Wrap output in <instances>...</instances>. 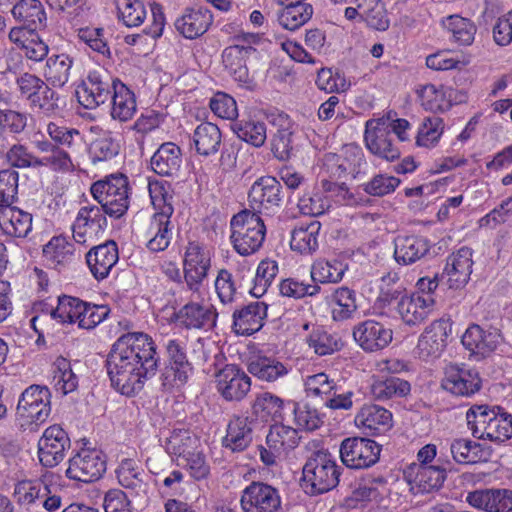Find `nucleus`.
Segmentation results:
<instances>
[{
  "instance_id": "7",
  "label": "nucleus",
  "mask_w": 512,
  "mask_h": 512,
  "mask_svg": "<svg viewBox=\"0 0 512 512\" xmlns=\"http://www.w3.org/2000/svg\"><path fill=\"white\" fill-rule=\"evenodd\" d=\"M116 82L121 81L103 68L90 71L76 89L77 99L86 109H94L111 98Z\"/></svg>"
},
{
  "instance_id": "30",
  "label": "nucleus",
  "mask_w": 512,
  "mask_h": 512,
  "mask_svg": "<svg viewBox=\"0 0 512 512\" xmlns=\"http://www.w3.org/2000/svg\"><path fill=\"white\" fill-rule=\"evenodd\" d=\"M218 313L212 306L187 303L177 313V319L188 329H211L216 325Z\"/></svg>"
},
{
  "instance_id": "23",
  "label": "nucleus",
  "mask_w": 512,
  "mask_h": 512,
  "mask_svg": "<svg viewBox=\"0 0 512 512\" xmlns=\"http://www.w3.org/2000/svg\"><path fill=\"white\" fill-rule=\"evenodd\" d=\"M472 265V250L468 247H462L447 258L440 278H446L450 288L463 287L470 278Z\"/></svg>"
},
{
  "instance_id": "55",
  "label": "nucleus",
  "mask_w": 512,
  "mask_h": 512,
  "mask_svg": "<svg viewBox=\"0 0 512 512\" xmlns=\"http://www.w3.org/2000/svg\"><path fill=\"white\" fill-rule=\"evenodd\" d=\"M53 373L54 387L57 391H60L63 395H67L76 390L78 378L72 371L71 364L67 359L58 357L54 362Z\"/></svg>"
},
{
  "instance_id": "25",
  "label": "nucleus",
  "mask_w": 512,
  "mask_h": 512,
  "mask_svg": "<svg viewBox=\"0 0 512 512\" xmlns=\"http://www.w3.org/2000/svg\"><path fill=\"white\" fill-rule=\"evenodd\" d=\"M410 484H414L419 492L430 493L439 490L447 478V470L440 465H414L405 472Z\"/></svg>"
},
{
  "instance_id": "22",
  "label": "nucleus",
  "mask_w": 512,
  "mask_h": 512,
  "mask_svg": "<svg viewBox=\"0 0 512 512\" xmlns=\"http://www.w3.org/2000/svg\"><path fill=\"white\" fill-rule=\"evenodd\" d=\"M467 502L486 512H512V489L490 488L469 492Z\"/></svg>"
},
{
  "instance_id": "60",
  "label": "nucleus",
  "mask_w": 512,
  "mask_h": 512,
  "mask_svg": "<svg viewBox=\"0 0 512 512\" xmlns=\"http://www.w3.org/2000/svg\"><path fill=\"white\" fill-rule=\"evenodd\" d=\"M309 346L320 356L332 354L342 347L341 339L336 334H331L318 327L312 331L308 338Z\"/></svg>"
},
{
  "instance_id": "41",
  "label": "nucleus",
  "mask_w": 512,
  "mask_h": 512,
  "mask_svg": "<svg viewBox=\"0 0 512 512\" xmlns=\"http://www.w3.org/2000/svg\"><path fill=\"white\" fill-rule=\"evenodd\" d=\"M74 58L69 54H52L46 60L44 76L54 87H63L68 83Z\"/></svg>"
},
{
  "instance_id": "43",
  "label": "nucleus",
  "mask_w": 512,
  "mask_h": 512,
  "mask_svg": "<svg viewBox=\"0 0 512 512\" xmlns=\"http://www.w3.org/2000/svg\"><path fill=\"white\" fill-rule=\"evenodd\" d=\"M111 116L121 122L128 121L136 112V99L134 93L122 82H116L111 95Z\"/></svg>"
},
{
  "instance_id": "2",
  "label": "nucleus",
  "mask_w": 512,
  "mask_h": 512,
  "mask_svg": "<svg viewBox=\"0 0 512 512\" xmlns=\"http://www.w3.org/2000/svg\"><path fill=\"white\" fill-rule=\"evenodd\" d=\"M118 483L127 490L110 489L104 497L105 512H132L129 497L139 504L146 503L151 491V477L133 459H123L116 471Z\"/></svg>"
},
{
  "instance_id": "17",
  "label": "nucleus",
  "mask_w": 512,
  "mask_h": 512,
  "mask_svg": "<svg viewBox=\"0 0 512 512\" xmlns=\"http://www.w3.org/2000/svg\"><path fill=\"white\" fill-rule=\"evenodd\" d=\"M482 386V380L477 371L466 369L455 364L445 368L441 387L458 397H470L477 393Z\"/></svg>"
},
{
  "instance_id": "49",
  "label": "nucleus",
  "mask_w": 512,
  "mask_h": 512,
  "mask_svg": "<svg viewBox=\"0 0 512 512\" xmlns=\"http://www.w3.org/2000/svg\"><path fill=\"white\" fill-rule=\"evenodd\" d=\"M231 129L239 139L254 146L261 147L266 140V125L256 120L234 121Z\"/></svg>"
},
{
  "instance_id": "54",
  "label": "nucleus",
  "mask_w": 512,
  "mask_h": 512,
  "mask_svg": "<svg viewBox=\"0 0 512 512\" xmlns=\"http://www.w3.org/2000/svg\"><path fill=\"white\" fill-rule=\"evenodd\" d=\"M277 272L278 265L275 261H261L255 275L252 273L253 286L250 285L249 293L256 298L263 296L276 277Z\"/></svg>"
},
{
  "instance_id": "53",
  "label": "nucleus",
  "mask_w": 512,
  "mask_h": 512,
  "mask_svg": "<svg viewBox=\"0 0 512 512\" xmlns=\"http://www.w3.org/2000/svg\"><path fill=\"white\" fill-rule=\"evenodd\" d=\"M298 442L297 430L282 424L272 425L266 436V443L274 445L284 455L294 449Z\"/></svg>"
},
{
  "instance_id": "10",
  "label": "nucleus",
  "mask_w": 512,
  "mask_h": 512,
  "mask_svg": "<svg viewBox=\"0 0 512 512\" xmlns=\"http://www.w3.org/2000/svg\"><path fill=\"white\" fill-rule=\"evenodd\" d=\"M150 195L153 205L159 209L151 218L148 233L152 238L147 242L146 246L151 252H161L168 248L172 236L170 217L174 212L171 203L167 202L166 196L159 198L153 195L150 188Z\"/></svg>"
},
{
  "instance_id": "15",
  "label": "nucleus",
  "mask_w": 512,
  "mask_h": 512,
  "mask_svg": "<svg viewBox=\"0 0 512 512\" xmlns=\"http://www.w3.org/2000/svg\"><path fill=\"white\" fill-rule=\"evenodd\" d=\"M244 512H276L281 506L278 490L263 482H252L240 499Z\"/></svg>"
},
{
  "instance_id": "57",
  "label": "nucleus",
  "mask_w": 512,
  "mask_h": 512,
  "mask_svg": "<svg viewBox=\"0 0 512 512\" xmlns=\"http://www.w3.org/2000/svg\"><path fill=\"white\" fill-rule=\"evenodd\" d=\"M288 411L294 414L295 424L306 431H314L323 423L317 409L308 404L288 401Z\"/></svg>"
},
{
  "instance_id": "1",
  "label": "nucleus",
  "mask_w": 512,
  "mask_h": 512,
  "mask_svg": "<svg viewBox=\"0 0 512 512\" xmlns=\"http://www.w3.org/2000/svg\"><path fill=\"white\" fill-rule=\"evenodd\" d=\"M159 360L153 339L146 333L132 332L123 334L112 345L105 366L111 385L131 396L156 374Z\"/></svg>"
},
{
  "instance_id": "3",
  "label": "nucleus",
  "mask_w": 512,
  "mask_h": 512,
  "mask_svg": "<svg viewBox=\"0 0 512 512\" xmlns=\"http://www.w3.org/2000/svg\"><path fill=\"white\" fill-rule=\"evenodd\" d=\"M341 475V467L332 455L323 450L313 452L302 468L301 487L310 496L324 494L334 489Z\"/></svg>"
},
{
  "instance_id": "28",
  "label": "nucleus",
  "mask_w": 512,
  "mask_h": 512,
  "mask_svg": "<svg viewBox=\"0 0 512 512\" xmlns=\"http://www.w3.org/2000/svg\"><path fill=\"white\" fill-rule=\"evenodd\" d=\"M394 258L398 264L410 265L430 250L429 240L420 235H398L394 240Z\"/></svg>"
},
{
  "instance_id": "6",
  "label": "nucleus",
  "mask_w": 512,
  "mask_h": 512,
  "mask_svg": "<svg viewBox=\"0 0 512 512\" xmlns=\"http://www.w3.org/2000/svg\"><path fill=\"white\" fill-rule=\"evenodd\" d=\"M91 194L111 218L119 219L129 207V182L122 173L111 174L91 186Z\"/></svg>"
},
{
  "instance_id": "52",
  "label": "nucleus",
  "mask_w": 512,
  "mask_h": 512,
  "mask_svg": "<svg viewBox=\"0 0 512 512\" xmlns=\"http://www.w3.org/2000/svg\"><path fill=\"white\" fill-rule=\"evenodd\" d=\"M332 318L335 321L350 319L357 310L355 292L348 287H340L331 295Z\"/></svg>"
},
{
  "instance_id": "5",
  "label": "nucleus",
  "mask_w": 512,
  "mask_h": 512,
  "mask_svg": "<svg viewBox=\"0 0 512 512\" xmlns=\"http://www.w3.org/2000/svg\"><path fill=\"white\" fill-rule=\"evenodd\" d=\"M164 368L160 375L165 390L181 387L188 382L194 367L188 355V342L182 338H169L163 343Z\"/></svg>"
},
{
  "instance_id": "63",
  "label": "nucleus",
  "mask_w": 512,
  "mask_h": 512,
  "mask_svg": "<svg viewBox=\"0 0 512 512\" xmlns=\"http://www.w3.org/2000/svg\"><path fill=\"white\" fill-rule=\"evenodd\" d=\"M18 179L16 170H0V209L11 206L17 200Z\"/></svg>"
},
{
  "instance_id": "40",
  "label": "nucleus",
  "mask_w": 512,
  "mask_h": 512,
  "mask_svg": "<svg viewBox=\"0 0 512 512\" xmlns=\"http://www.w3.org/2000/svg\"><path fill=\"white\" fill-rule=\"evenodd\" d=\"M407 296L406 289L399 282L397 273H388L381 277L379 284V293L375 300V306L378 309H385L391 305L399 306Z\"/></svg>"
},
{
  "instance_id": "27",
  "label": "nucleus",
  "mask_w": 512,
  "mask_h": 512,
  "mask_svg": "<svg viewBox=\"0 0 512 512\" xmlns=\"http://www.w3.org/2000/svg\"><path fill=\"white\" fill-rule=\"evenodd\" d=\"M118 259V247L113 240L91 248L86 254V262L97 280L105 279Z\"/></svg>"
},
{
  "instance_id": "26",
  "label": "nucleus",
  "mask_w": 512,
  "mask_h": 512,
  "mask_svg": "<svg viewBox=\"0 0 512 512\" xmlns=\"http://www.w3.org/2000/svg\"><path fill=\"white\" fill-rule=\"evenodd\" d=\"M213 23V15L206 7L186 9L183 15L176 19V30L187 39L202 36Z\"/></svg>"
},
{
  "instance_id": "50",
  "label": "nucleus",
  "mask_w": 512,
  "mask_h": 512,
  "mask_svg": "<svg viewBox=\"0 0 512 512\" xmlns=\"http://www.w3.org/2000/svg\"><path fill=\"white\" fill-rule=\"evenodd\" d=\"M43 256L50 265L56 268L72 260L74 245L63 236H55L43 247Z\"/></svg>"
},
{
  "instance_id": "12",
  "label": "nucleus",
  "mask_w": 512,
  "mask_h": 512,
  "mask_svg": "<svg viewBox=\"0 0 512 512\" xmlns=\"http://www.w3.org/2000/svg\"><path fill=\"white\" fill-rule=\"evenodd\" d=\"M106 471V460L101 451L81 449L69 459L66 476L84 483L99 480Z\"/></svg>"
},
{
  "instance_id": "45",
  "label": "nucleus",
  "mask_w": 512,
  "mask_h": 512,
  "mask_svg": "<svg viewBox=\"0 0 512 512\" xmlns=\"http://www.w3.org/2000/svg\"><path fill=\"white\" fill-rule=\"evenodd\" d=\"M321 224L311 221L306 226L294 228L291 234L290 247L293 251L310 255L318 249V235Z\"/></svg>"
},
{
  "instance_id": "13",
  "label": "nucleus",
  "mask_w": 512,
  "mask_h": 512,
  "mask_svg": "<svg viewBox=\"0 0 512 512\" xmlns=\"http://www.w3.org/2000/svg\"><path fill=\"white\" fill-rule=\"evenodd\" d=\"M106 215L101 205L81 207L72 226L73 239L82 245L92 244L107 227Z\"/></svg>"
},
{
  "instance_id": "46",
  "label": "nucleus",
  "mask_w": 512,
  "mask_h": 512,
  "mask_svg": "<svg viewBox=\"0 0 512 512\" xmlns=\"http://www.w3.org/2000/svg\"><path fill=\"white\" fill-rule=\"evenodd\" d=\"M248 371L255 377L268 382L275 381L288 373L282 362L266 356L253 358L248 364Z\"/></svg>"
},
{
  "instance_id": "58",
  "label": "nucleus",
  "mask_w": 512,
  "mask_h": 512,
  "mask_svg": "<svg viewBox=\"0 0 512 512\" xmlns=\"http://www.w3.org/2000/svg\"><path fill=\"white\" fill-rule=\"evenodd\" d=\"M512 437V416L499 406L492 418V422L488 425L485 439L493 442L502 443Z\"/></svg>"
},
{
  "instance_id": "29",
  "label": "nucleus",
  "mask_w": 512,
  "mask_h": 512,
  "mask_svg": "<svg viewBox=\"0 0 512 512\" xmlns=\"http://www.w3.org/2000/svg\"><path fill=\"white\" fill-rule=\"evenodd\" d=\"M11 13L14 19L31 33L46 27V12L39 0H19Z\"/></svg>"
},
{
  "instance_id": "21",
  "label": "nucleus",
  "mask_w": 512,
  "mask_h": 512,
  "mask_svg": "<svg viewBox=\"0 0 512 512\" xmlns=\"http://www.w3.org/2000/svg\"><path fill=\"white\" fill-rule=\"evenodd\" d=\"M252 271L250 269L236 270L234 273L221 269L215 280V290L223 304L232 303L235 295L250 289Z\"/></svg>"
},
{
  "instance_id": "39",
  "label": "nucleus",
  "mask_w": 512,
  "mask_h": 512,
  "mask_svg": "<svg viewBox=\"0 0 512 512\" xmlns=\"http://www.w3.org/2000/svg\"><path fill=\"white\" fill-rule=\"evenodd\" d=\"M498 338L497 331H484L479 325L472 324L462 335L461 342L469 351L484 354L496 349Z\"/></svg>"
},
{
  "instance_id": "19",
  "label": "nucleus",
  "mask_w": 512,
  "mask_h": 512,
  "mask_svg": "<svg viewBox=\"0 0 512 512\" xmlns=\"http://www.w3.org/2000/svg\"><path fill=\"white\" fill-rule=\"evenodd\" d=\"M250 202L259 208L275 213L281 209L286 192L275 177L264 176L253 183L248 194Z\"/></svg>"
},
{
  "instance_id": "8",
  "label": "nucleus",
  "mask_w": 512,
  "mask_h": 512,
  "mask_svg": "<svg viewBox=\"0 0 512 512\" xmlns=\"http://www.w3.org/2000/svg\"><path fill=\"white\" fill-rule=\"evenodd\" d=\"M364 140L370 153L383 160L393 162L401 155L396 138L384 118L370 119L366 122Z\"/></svg>"
},
{
  "instance_id": "33",
  "label": "nucleus",
  "mask_w": 512,
  "mask_h": 512,
  "mask_svg": "<svg viewBox=\"0 0 512 512\" xmlns=\"http://www.w3.org/2000/svg\"><path fill=\"white\" fill-rule=\"evenodd\" d=\"M252 52H255L252 46L240 44L231 45L224 49L222 53L223 64L235 81L239 83L249 82L246 58Z\"/></svg>"
},
{
  "instance_id": "24",
  "label": "nucleus",
  "mask_w": 512,
  "mask_h": 512,
  "mask_svg": "<svg viewBox=\"0 0 512 512\" xmlns=\"http://www.w3.org/2000/svg\"><path fill=\"white\" fill-rule=\"evenodd\" d=\"M267 304L264 302H251L241 309L233 312L234 332L238 335H252L258 332L264 325L267 316Z\"/></svg>"
},
{
  "instance_id": "14",
  "label": "nucleus",
  "mask_w": 512,
  "mask_h": 512,
  "mask_svg": "<svg viewBox=\"0 0 512 512\" xmlns=\"http://www.w3.org/2000/svg\"><path fill=\"white\" fill-rule=\"evenodd\" d=\"M216 388L226 401H241L251 389L250 377L237 365L227 364L215 375Z\"/></svg>"
},
{
  "instance_id": "62",
  "label": "nucleus",
  "mask_w": 512,
  "mask_h": 512,
  "mask_svg": "<svg viewBox=\"0 0 512 512\" xmlns=\"http://www.w3.org/2000/svg\"><path fill=\"white\" fill-rule=\"evenodd\" d=\"M50 494L49 487L41 481L24 480L16 484L14 495L20 504H32Z\"/></svg>"
},
{
  "instance_id": "42",
  "label": "nucleus",
  "mask_w": 512,
  "mask_h": 512,
  "mask_svg": "<svg viewBox=\"0 0 512 512\" xmlns=\"http://www.w3.org/2000/svg\"><path fill=\"white\" fill-rule=\"evenodd\" d=\"M222 135L217 125L211 122L201 123L193 134V142L198 154L203 156L214 155L221 146Z\"/></svg>"
},
{
  "instance_id": "38",
  "label": "nucleus",
  "mask_w": 512,
  "mask_h": 512,
  "mask_svg": "<svg viewBox=\"0 0 512 512\" xmlns=\"http://www.w3.org/2000/svg\"><path fill=\"white\" fill-rule=\"evenodd\" d=\"M0 225L10 236L26 237L32 229V215L11 205L0 209Z\"/></svg>"
},
{
  "instance_id": "35",
  "label": "nucleus",
  "mask_w": 512,
  "mask_h": 512,
  "mask_svg": "<svg viewBox=\"0 0 512 512\" xmlns=\"http://www.w3.org/2000/svg\"><path fill=\"white\" fill-rule=\"evenodd\" d=\"M355 423L373 433H381L392 427V413L379 405L365 404L357 413Z\"/></svg>"
},
{
  "instance_id": "20",
  "label": "nucleus",
  "mask_w": 512,
  "mask_h": 512,
  "mask_svg": "<svg viewBox=\"0 0 512 512\" xmlns=\"http://www.w3.org/2000/svg\"><path fill=\"white\" fill-rule=\"evenodd\" d=\"M353 337L364 351L376 352L391 343L393 332L380 322L366 320L354 327Z\"/></svg>"
},
{
  "instance_id": "56",
  "label": "nucleus",
  "mask_w": 512,
  "mask_h": 512,
  "mask_svg": "<svg viewBox=\"0 0 512 512\" xmlns=\"http://www.w3.org/2000/svg\"><path fill=\"white\" fill-rule=\"evenodd\" d=\"M83 302L79 298L63 295L58 298V305L52 310L51 316L60 323H79L82 318Z\"/></svg>"
},
{
  "instance_id": "4",
  "label": "nucleus",
  "mask_w": 512,
  "mask_h": 512,
  "mask_svg": "<svg viewBox=\"0 0 512 512\" xmlns=\"http://www.w3.org/2000/svg\"><path fill=\"white\" fill-rule=\"evenodd\" d=\"M230 240L235 251L248 256L257 252L265 239L266 226L262 218L254 211L244 209L230 220Z\"/></svg>"
},
{
  "instance_id": "11",
  "label": "nucleus",
  "mask_w": 512,
  "mask_h": 512,
  "mask_svg": "<svg viewBox=\"0 0 512 512\" xmlns=\"http://www.w3.org/2000/svg\"><path fill=\"white\" fill-rule=\"evenodd\" d=\"M381 447L368 438L351 437L342 441L340 456L343 464L353 469L373 466L380 457Z\"/></svg>"
},
{
  "instance_id": "61",
  "label": "nucleus",
  "mask_w": 512,
  "mask_h": 512,
  "mask_svg": "<svg viewBox=\"0 0 512 512\" xmlns=\"http://www.w3.org/2000/svg\"><path fill=\"white\" fill-rule=\"evenodd\" d=\"M446 27L460 45L467 46L473 43L477 28L470 19L452 15L447 18Z\"/></svg>"
},
{
  "instance_id": "44",
  "label": "nucleus",
  "mask_w": 512,
  "mask_h": 512,
  "mask_svg": "<svg viewBox=\"0 0 512 512\" xmlns=\"http://www.w3.org/2000/svg\"><path fill=\"white\" fill-rule=\"evenodd\" d=\"M200 447L199 438L187 429H174L165 441V449L177 457L178 461L190 456Z\"/></svg>"
},
{
  "instance_id": "18",
  "label": "nucleus",
  "mask_w": 512,
  "mask_h": 512,
  "mask_svg": "<svg viewBox=\"0 0 512 512\" xmlns=\"http://www.w3.org/2000/svg\"><path fill=\"white\" fill-rule=\"evenodd\" d=\"M70 447L68 434L59 425L48 427L38 442V456L45 467L58 465Z\"/></svg>"
},
{
  "instance_id": "64",
  "label": "nucleus",
  "mask_w": 512,
  "mask_h": 512,
  "mask_svg": "<svg viewBox=\"0 0 512 512\" xmlns=\"http://www.w3.org/2000/svg\"><path fill=\"white\" fill-rule=\"evenodd\" d=\"M47 132L57 145L65 146L70 150H74L83 142L81 133L75 128L59 126L51 122L47 126Z\"/></svg>"
},
{
  "instance_id": "16",
  "label": "nucleus",
  "mask_w": 512,
  "mask_h": 512,
  "mask_svg": "<svg viewBox=\"0 0 512 512\" xmlns=\"http://www.w3.org/2000/svg\"><path fill=\"white\" fill-rule=\"evenodd\" d=\"M451 332L452 324L449 319L433 321L418 339L416 353L419 358L428 360L440 357L447 346V339Z\"/></svg>"
},
{
  "instance_id": "32",
  "label": "nucleus",
  "mask_w": 512,
  "mask_h": 512,
  "mask_svg": "<svg viewBox=\"0 0 512 512\" xmlns=\"http://www.w3.org/2000/svg\"><path fill=\"white\" fill-rule=\"evenodd\" d=\"M434 304L435 300L430 295L427 297L419 294L407 295L402 302H399L397 312L407 325H419L428 318Z\"/></svg>"
},
{
  "instance_id": "48",
  "label": "nucleus",
  "mask_w": 512,
  "mask_h": 512,
  "mask_svg": "<svg viewBox=\"0 0 512 512\" xmlns=\"http://www.w3.org/2000/svg\"><path fill=\"white\" fill-rule=\"evenodd\" d=\"M410 383L396 376L376 381L371 387V394L376 400L385 401L394 397H404L410 393Z\"/></svg>"
},
{
  "instance_id": "37",
  "label": "nucleus",
  "mask_w": 512,
  "mask_h": 512,
  "mask_svg": "<svg viewBox=\"0 0 512 512\" xmlns=\"http://www.w3.org/2000/svg\"><path fill=\"white\" fill-rule=\"evenodd\" d=\"M286 410H288V402L285 403L280 397L270 392L258 394L252 404L253 415L266 422L283 420Z\"/></svg>"
},
{
  "instance_id": "51",
  "label": "nucleus",
  "mask_w": 512,
  "mask_h": 512,
  "mask_svg": "<svg viewBox=\"0 0 512 512\" xmlns=\"http://www.w3.org/2000/svg\"><path fill=\"white\" fill-rule=\"evenodd\" d=\"M278 15L279 24L287 30H296L304 25L313 14V7L308 3L286 4Z\"/></svg>"
},
{
  "instance_id": "34",
  "label": "nucleus",
  "mask_w": 512,
  "mask_h": 512,
  "mask_svg": "<svg viewBox=\"0 0 512 512\" xmlns=\"http://www.w3.org/2000/svg\"><path fill=\"white\" fill-rule=\"evenodd\" d=\"M450 452L453 460L458 464L483 462L491 456L490 447L466 438L452 440Z\"/></svg>"
},
{
  "instance_id": "36",
  "label": "nucleus",
  "mask_w": 512,
  "mask_h": 512,
  "mask_svg": "<svg viewBox=\"0 0 512 512\" xmlns=\"http://www.w3.org/2000/svg\"><path fill=\"white\" fill-rule=\"evenodd\" d=\"M253 430L247 417H234L230 420L223 446L232 452L245 450L252 442Z\"/></svg>"
},
{
  "instance_id": "9",
  "label": "nucleus",
  "mask_w": 512,
  "mask_h": 512,
  "mask_svg": "<svg viewBox=\"0 0 512 512\" xmlns=\"http://www.w3.org/2000/svg\"><path fill=\"white\" fill-rule=\"evenodd\" d=\"M51 393L47 387L31 385L21 394L16 414L25 424H42L51 413Z\"/></svg>"
},
{
  "instance_id": "47",
  "label": "nucleus",
  "mask_w": 512,
  "mask_h": 512,
  "mask_svg": "<svg viewBox=\"0 0 512 512\" xmlns=\"http://www.w3.org/2000/svg\"><path fill=\"white\" fill-rule=\"evenodd\" d=\"M498 406L488 405H473L467 413V425L472 432L473 437L478 439H485V434L488 430V425L491 424Z\"/></svg>"
},
{
  "instance_id": "31",
  "label": "nucleus",
  "mask_w": 512,
  "mask_h": 512,
  "mask_svg": "<svg viewBox=\"0 0 512 512\" xmlns=\"http://www.w3.org/2000/svg\"><path fill=\"white\" fill-rule=\"evenodd\" d=\"M182 164V153L179 146L165 142L159 146L150 160L151 169L160 176L176 175Z\"/></svg>"
},
{
  "instance_id": "59",
  "label": "nucleus",
  "mask_w": 512,
  "mask_h": 512,
  "mask_svg": "<svg viewBox=\"0 0 512 512\" xmlns=\"http://www.w3.org/2000/svg\"><path fill=\"white\" fill-rule=\"evenodd\" d=\"M344 271L345 267L341 261L318 260L312 265L310 274L314 282L336 283L342 279Z\"/></svg>"
}]
</instances>
